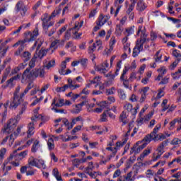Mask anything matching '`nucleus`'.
<instances>
[{"instance_id":"412c9836","label":"nucleus","mask_w":181,"mask_h":181,"mask_svg":"<svg viewBox=\"0 0 181 181\" xmlns=\"http://www.w3.org/2000/svg\"><path fill=\"white\" fill-rule=\"evenodd\" d=\"M38 57L37 55L36 57V55H34V57L30 59V62H29V67L27 69H30V70H32V69H33V67H35V66H36V58Z\"/></svg>"},{"instance_id":"09e8293b","label":"nucleus","mask_w":181,"mask_h":181,"mask_svg":"<svg viewBox=\"0 0 181 181\" xmlns=\"http://www.w3.org/2000/svg\"><path fill=\"white\" fill-rule=\"evenodd\" d=\"M93 165H94V163H93V161L89 162L88 163V166L86 168V172H88V171L92 170L93 169H94V166Z\"/></svg>"},{"instance_id":"f03ea898","label":"nucleus","mask_w":181,"mask_h":181,"mask_svg":"<svg viewBox=\"0 0 181 181\" xmlns=\"http://www.w3.org/2000/svg\"><path fill=\"white\" fill-rule=\"evenodd\" d=\"M28 35H30V38H25L22 40H19L16 44L13 45V47H18V46H25V43H30V42H35L36 40V38L37 36H39V29L37 28V24L34 30V31L32 33H28Z\"/></svg>"},{"instance_id":"6e6552de","label":"nucleus","mask_w":181,"mask_h":181,"mask_svg":"<svg viewBox=\"0 0 181 181\" xmlns=\"http://www.w3.org/2000/svg\"><path fill=\"white\" fill-rule=\"evenodd\" d=\"M108 66H110V64L107 62H105L100 65L95 64L94 69L95 71H99V73H101L102 74H105L108 71V70H107Z\"/></svg>"},{"instance_id":"864d4df0","label":"nucleus","mask_w":181,"mask_h":181,"mask_svg":"<svg viewBox=\"0 0 181 181\" xmlns=\"http://www.w3.org/2000/svg\"><path fill=\"white\" fill-rule=\"evenodd\" d=\"M6 153V148H4L0 150V159H4V156Z\"/></svg>"},{"instance_id":"bb28decb","label":"nucleus","mask_w":181,"mask_h":181,"mask_svg":"<svg viewBox=\"0 0 181 181\" xmlns=\"http://www.w3.org/2000/svg\"><path fill=\"white\" fill-rule=\"evenodd\" d=\"M22 149H23V146H21L18 149L14 150L13 153L10 155L9 158L13 159V158L18 157V151H22Z\"/></svg>"},{"instance_id":"7ed1b4c3","label":"nucleus","mask_w":181,"mask_h":181,"mask_svg":"<svg viewBox=\"0 0 181 181\" xmlns=\"http://www.w3.org/2000/svg\"><path fill=\"white\" fill-rule=\"evenodd\" d=\"M26 95V93L23 92L19 96L17 92H15L13 97V101L10 104V108H18V106L23 102V97Z\"/></svg>"},{"instance_id":"2f4dec72","label":"nucleus","mask_w":181,"mask_h":181,"mask_svg":"<svg viewBox=\"0 0 181 181\" xmlns=\"http://www.w3.org/2000/svg\"><path fill=\"white\" fill-rule=\"evenodd\" d=\"M127 73H128V69H127V66H125L120 76L121 81H127V79H125V74H127Z\"/></svg>"},{"instance_id":"20e7f679","label":"nucleus","mask_w":181,"mask_h":181,"mask_svg":"<svg viewBox=\"0 0 181 181\" xmlns=\"http://www.w3.org/2000/svg\"><path fill=\"white\" fill-rule=\"evenodd\" d=\"M14 12L16 13H20V15H21L23 18L26 16V12H28V7L25 6L23 1L20 0L16 3L14 7Z\"/></svg>"},{"instance_id":"3c124183","label":"nucleus","mask_w":181,"mask_h":181,"mask_svg":"<svg viewBox=\"0 0 181 181\" xmlns=\"http://www.w3.org/2000/svg\"><path fill=\"white\" fill-rule=\"evenodd\" d=\"M67 29V25H64V27H62L59 32L57 33L58 36H60L62 35H63L64 32H66V30Z\"/></svg>"},{"instance_id":"4c0bfd02","label":"nucleus","mask_w":181,"mask_h":181,"mask_svg":"<svg viewBox=\"0 0 181 181\" xmlns=\"http://www.w3.org/2000/svg\"><path fill=\"white\" fill-rule=\"evenodd\" d=\"M23 49H25V45L20 46L18 50L15 52V56H21L22 52H23Z\"/></svg>"},{"instance_id":"a211bd4d","label":"nucleus","mask_w":181,"mask_h":181,"mask_svg":"<svg viewBox=\"0 0 181 181\" xmlns=\"http://www.w3.org/2000/svg\"><path fill=\"white\" fill-rule=\"evenodd\" d=\"M169 144V140H165L163 141L157 148L158 152H162L164 151L163 149L165 148V146H168Z\"/></svg>"},{"instance_id":"9d476101","label":"nucleus","mask_w":181,"mask_h":181,"mask_svg":"<svg viewBox=\"0 0 181 181\" xmlns=\"http://www.w3.org/2000/svg\"><path fill=\"white\" fill-rule=\"evenodd\" d=\"M21 57L25 63H28L29 60H30V58L32 57V54L28 51H25L21 55Z\"/></svg>"},{"instance_id":"7c9ffc66","label":"nucleus","mask_w":181,"mask_h":181,"mask_svg":"<svg viewBox=\"0 0 181 181\" xmlns=\"http://www.w3.org/2000/svg\"><path fill=\"white\" fill-rule=\"evenodd\" d=\"M134 29H135V25H133V26L126 29L127 36H131V35H134V33L135 32V30Z\"/></svg>"},{"instance_id":"a18cd8bd","label":"nucleus","mask_w":181,"mask_h":181,"mask_svg":"<svg viewBox=\"0 0 181 181\" xmlns=\"http://www.w3.org/2000/svg\"><path fill=\"white\" fill-rule=\"evenodd\" d=\"M141 151H142V150L139 147H138L136 148V147L133 146L132 148V151H130V153H134H134H139V152H141Z\"/></svg>"},{"instance_id":"0eeeda50","label":"nucleus","mask_w":181,"mask_h":181,"mask_svg":"<svg viewBox=\"0 0 181 181\" xmlns=\"http://www.w3.org/2000/svg\"><path fill=\"white\" fill-rule=\"evenodd\" d=\"M42 45H43V42H40L37 45L36 52H35L38 59H40V60H42V59H43V57H45V56H46V54H47V52L50 51V49L41 48V49H40V47H42Z\"/></svg>"},{"instance_id":"49530a36","label":"nucleus","mask_w":181,"mask_h":181,"mask_svg":"<svg viewBox=\"0 0 181 181\" xmlns=\"http://www.w3.org/2000/svg\"><path fill=\"white\" fill-rule=\"evenodd\" d=\"M21 71L20 69L18 66L13 69L11 71V76H15V74H18Z\"/></svg>"},{"instance_id":"c03bdc74","label":"nucleus","mask_w":181,"mask_h":181,"mask_svg":"<svg viewBox=\"0 0 181 181\" xmlns=\"http://www.w3.org/2000/svg\"><path fill=\"white\" fill-rule=\"evenodd\" d=\"M73 163L76 168H78L80 166V164L81 163V160L78 158H75L73 160Z\"/></svg>"},{"instance_id":"b1692460","label":"nucleus","mask_w":181,"mask_h":181,"mask_svg":"<svg viewBox=\"0 0 181 181\" xmlns=\"http://www.w3.org/2000/svg\"><path fill=\"white\" fill-rule=\"evenodd\" d=\"M180 52V51H178L177 49H174L173 51V56H174V57H176L178 62H181V54Z\"/></svg>"},{"instance_id":"a878e982","label":"nucleus","mask_w":181,"mask_h":181,"mask_svg":"<svg viewBox=\"0 0 181 181\" xmlns=\"http://www.w3.org/2000/svg\"><path fill=\"white\" fill-rule=\"evenodd\" d=\"M21 110L20 111V115H22L25 111H26V107H28V102H21L20 104Z\"/></svg>"},{"instance_id":"e433bc0d","label":"nucleus","mask_w":181,"mask_h":181,"mask_svg":"<svg viewBox=\"0 0 181 181\" xmlns=\"http://www.w3.org/2000/svg\"><path fill=\"white\" fill-rule=\"evenodd\" d=\"M116 33H117V35H121L124 30V29L122 28V26L121 25H116Z\"/></svg>"},{"instance_id":"dca6fc26","label":"nucleus","mask_w":181,"mask_h":181,"mask_svg":"<svg viewBox=\"0 0 181 181\" xmlns=\"http://www.w3.org/2000/svg\"><path fill=\"white\" fill-rule=\"evenodd\" d=\"M83 119V117L81 116H78L76 118L72 119V121L71 122L70 127H68V131H70L76 125V122H78L79 121H81Z\"/></svg>"},{"instance_id":"393cba45","label":"nucleus","mask_w":181,"mask_h":181,"mask_svg":"<svg viewBox=\"0 0 181 181\" xmlns=\"http://www.w3.org/2000/svg\"><path fill=\"white\" fill-rule=\"evenodd\" d=\"M117 93L121 100H125V98H127V94H125V92L123 90V89H118Z\"/></svg>"},{"instance_id":"473e14b6","label":"nucleus","mask_w":181,"mask_h":181,"mask_svg":"<svg viewBox=\"0 0 181 181\" xmlns=\"http://www.w3.org/2000/svg\"><path fill=\"white\" fill-rule=\"evenodd\" d=\"M108 121L107 116V112H104L100 115V122H107Z\"/></svg>"},{"instance_id":"f8f14e48","label":"nucleus","mask_w":181,"mask_h":181,"mask_svg":"<svg viewBox=\"0 0 181 181\" xmlns=\"http://www.w3.org/2000/svg\"><path fill=\"white\" fill-rule=\"evenodd\" d=\"M28 138H30V136L35 134V124H33V122H30L28 124Z\"/></svg>"},{"instance_id":"603ef678","label":"nucleus","mask_w":181,"mask_h":181,"mask_svg":"<svg viewBox=\"0 0 181 181\" xmlns=\"http://www.w3.org/2000/svg\"><path fill=\"white\" fill-rule=\"evenodd\" d=\"M32 88H33V86H32V83H29L24 90L25 94H28V93H29V90H32Z\"/></svg>"},{"instance_id":"c9c22d12","label":"nucleus","mask_w":181,"mask_h":181,"mask_svg":"<svg viewBox=\"0 0 181 181\" xmlns=\"http://www.w3.org/2000/svg\"><path fill=\"white\" fill-rule=\"evenodd\" d=\"M115 87H112L110 89H106V94L107 95H112L115 94Z\"/></svg>"},{"instance_id":"6e6d98bb","label":"nucleus","mask_w":181,"mask_h":181,"mask_svg":"<svg viewBox=\"0 0 181 181\" xmlns=\"http://www.w3.org/2000/svg\"><path fill=\"white\" fill-rule=\"evenodd\" d=\"M146 41H149L148 39L146 38H140L139 40H137L136 42L137 43H140L141 45H145V43L146 42Z\"/></svg>"},{"instance_id":"aec40b11","label":"nucleus","mask_w":181,"mask_h":181,"mask_svg":"<svg viewBox=\"0 0 181 181\" xmlns=\"http://www.w3.org/2000/svg\"><path fill=\"white\" fill-rule=\"evenodd\" d=\"M127 118V112L123 111L120 116H119V121L120 122H122V127H124V125H127V121L124 120Z\"/></svg>"},{"instance_id":"4d7b16f0","label":"nucleus","mask_w":181,"mask_h":181,"mask_svg":"<svg viewBox=\"0 0 181 181\" xmlns=\"http://www.w3.org/2000/svg\"><path fill=\"white\" fill-rule=\"evenodd\" d=\"M21 77H22V74H18L17 75L11 77L13 81H18V80H21Z\"/></svg>"},{"instance_id":"8fccbe9b","label":"nucleus","mask_w":181,"mask_h":181,"mask_svg":"<svg viewBox=\"0 0 181 181\" xmlns=\"http://www.w3.org/2000/svg\"><path fill=\"white\" fill-rule=\"evenodd\" d=\"M100 76H95V78H93V80H89V82L90 83V84H97V83L100 81Z\"/></svg>"},{"instance_id":"1a4fd4ad","label":"nucleus","mask_w":181,"mask_h":181,"mask_svg":"<svg viewBox=\"0 0 181 181\" xmlns=\"http://www.w3.org/2000/svg\"><path fill=\"white\" fill-rule=\"evenodd\" d=\"M148 8V6H146V4L144 1V0H139L137 2L136 9L139 12H144V10Z\"/></svg>"},{"instance_id":"4468645a","label":"nucleus","mask_w":181,"mask_h":181,"mask_svg":"<svg viewBox=\"0 0 181 181\" xmlns=\"http://www.w3.org/2000/svg\"><path fill=\"white\" fill-rule=\"evenodd\" d=\"M32 159L28 160V165L30 166H35V168H37L38 169H40V165H39V163H37V159L35 158L34 157H31Z\"/></svg>"},{"instance_id":"5701e85b","label":"nucleus","mask_w":181,"mask_h":181,"mask_svg":"<svg viewBox=\"0 0 181 181\" xmlns=\"http://www.w3.org/2000/svg\"><path fill=\"white\" fill-rule=\"evenodd\" d=\"M47 16H49V15L47 13H44L43 14V17H41V21L42 22V26H46L49 24V21L47 20Z\"/></svg>"},{"instance_id":"c756f323","label":"nucleus","mask_w":181,"mask_h":181,"mask_svg":"<svg viewBox=\"0 0 181 181\" xmlns=\"http://www.w3.org/2000/svg\"><path fill=\"white\" fill-rule=\"evenodd\" d=\"M138 110H139V105H137L134 108L129 110L133 118H135L136 114H138Z\"/></svg>"},{"instance_id":"bf43d9fd","label":"nucleus","mask_w":181,"mask_h":181,"mask_svg":"<svg viewBox=\"0 0 181 181\" xmlns=\"http://www.w3.org/2000/svg\"><path fill=\"white\" fill-rule=\"evenodd\" d=\"M28 66V62H23V63L20 64L17 67H18V69H20L21 70H23V69H25V67H26Z\"/></svg>"},{"instance_id":"58836bf2","label":"nucleus","mask_w":181,"mask_h":181,"mask_svg":"<svg viewBox=\"0 0 181 181\" xmlns=\"http://www.w3.org/2000/svg\"><path fill=\"white\" fill-rule=\"evenodd\" d=\"M87 62H88V59H87V58H84V59H81L79 61V63L81 64L82 67L86 69V67H87Z\"/></svg>"},{"instance_id":"f3484780","label":"nucleus","mask_w":181,"mask_h":181,"mask_svg":"<svg viewBox=\"0 0 181 181\" xmlns=\"http://www.w3.org/2000/svg\"><path fill=\"white\" fill-rule=\"evenodd\" d=\"M131 4L129 6L128 9L127 10V15H129L131 12H132L135 8V5L137 2V0H131Z\"/></svg>"},{"instance_id":"6ab92c4d","label":"nucleus","mask_w":181,"mask_h":181,"mask_svg":"<svg viewBox=\"0 0 181 181\" xmlns=\"http://www.w3.org/2000/svg\"><path fill=\"white\" fill-rule=\"evenodd\" d=\"M52 175L57 179V181L62 180V175H60V173L57 168H54L52 170Z\"/></svg>"},{"instance_id":"e2e57ef3","label":"nucleus","mask_w":181,"mask_h":181,"mask_svg":"<svg viewBox=\"0 0 181 181\" xmlns=\"http://www.w3.org/2000/svg\"><path fill=\"white\" fill-rule=\"evenodd\" d=\"M139 51L138 50V49L136 48V47H134L133 49V54L132 56L133 57H136L138 56V54H139Z\"/></svg>"},{"instance_id":"a19ab883","label":"nucleus","mask_w":181,"mask_h":181,"mask_svg":"<svg viewBox=\"0 0 181 181\" xmlns=\"http://www.w3.org/2000/svg\"><path fill=\"white\" fill-rule=\"evenodd\" d=\"M136 47L137 49V50L139 51V53H141V52H142V50H144V45L141 44L139 42H137V41L136 42Z\"/></svg>"},{"instance_id":"9b49d317","label":"nucleus","mask_w":181,"mask_h":181,"mask_svg":"<svg viewBox=\"0 0 181 181\" xmlns=\"http://www.w3.org/2000/svg\"><path fill=\"white\" fill-rule=\"evenodd\" d=\"M39 148H40V141H39V140H35L33 144L31 152L33 153H36V152L39 151Z\"/></svg>"},{"instance_id":"5fc2aeb1","label":"nucleus","mask_w":181,"mask_h":181,"mask_svg":"<svg viewBox=\"0 0 181 181\" xmlns=\"http://www.w3.org/2000/svg\"><path fill=\"white\" fill-rule=\"evenodd\" d=\"M62 122L64 124V125H65V127H67V129H69V127H70V125H71V123H70V122H69V119L64 118L62 120Z\"/></svg>"},{"instance_id":"774afa93","label":"nucleus","mask_w":181,"mask_h":181,"mask_svg":"<svg viewBox=\"0 0 181 181\" xmlns=\"http://www.w3.org/2000/svg\"><path fill=\"white\" fill-rule=\"evenodd\" d=\"M26 155H28V151H22V152L19 153L18 154H17V156H21V158H25V156H26Z\"/></svg>"},{"instance_id":"39448f33","label":"nucleus","mask_w":181,"mask_h":181,"mask_svg":"<svg viewBox=\"0 0 181 181\" xmlns=\"http://www.w3.org/2000/svg\"><path fill=\"white\" fill-rule=\"evenodd\" d=\"M16 125H18V120H16V119H10L7 124L4 125V129H2V132H4V134H11V132L13 131V129L16 128Z\"/></svg>"},{"instance_id":"338daca9","label":"nucleus","mask_w":181,"mask_h":181,"mask_svg":"<svg viewBox=\"0 0 181 181\" xmlns=\"http://www.w3.org/2000/svg\"><path fill=\"white\" fill-rule=\"evenodd\" d=\"M120 175H121V170H117L113 174V179H115V177H118Z\"/></svg>"},{"instance_id":"cd10ccee","label":"nucleus","mask_w":181,"mask_h":181,"mask_svg":"<svg viewBox=\"0 0 181 181\" xmlns=\"http://www.w3.org/2000/svg\"><path fill=\"white\" fill-rule=\"evenodd\" d=\"M122 146H124V145H122V142L117 141L116 143V147L114 148L115 151H113V156H115L117 152H118V148H121Z\"/></svg>"},{"instance_id":"052dcab7","label":"nucleus","mask_w":181,"mask_h":181,"mask_svg":"<svg viewBox=\"0 0 181 181\" xmlns=\"http://www.w3.org/2000/svg\"><path fill=\"white\" fill-rule=\"evenodd\" d=\"M37 161L41 165L42 169H46V164H45V160H43V159H37Z\"/></svg>"},{"instance_id":"ddd939ff","label":"nucleus","mask_w":181,"mask_h":181,"mask_svg":"<svg viewBox=\"0 0 181 181\" xmlns=\"http://www.w3.org/2000/svg\"><path fill=\"white\" fill-rule=\"evenodd\" d=\"M77 28H78V25H75V26L74 28H69V30H67L65 32V35H64L65 40H69L70 39V37H71V30H74L77 29Z\"/></svg>"},{"instance_id":"0e129e2a","label":"nucleus","mask_w":181,"mask_h":181,"mask_svg":"<svg viewBox=\"0 0 181 181\" xmlns=\"http://www.w3.org/2000/svg\"><path fill=\"white\" fill-rule=\"evenodd\" d=\"M9 86H13V81L12 78H11L10 79H8V80L6 82V86H5V87H9Z\"/></svg>"},{"instance_id":"4be33fe9","label":"nucleus","mask_w":181,"mask_h":181,"mask_svg":"<svg viewBox=\"0 0 181 181\" xmlns=\"http://www.w3.org/2000/svg\"><path fill=\"white\" fill-rule=\"evenodd\" d=\"M47 146L49 151H53L54 149V141L50 138L47 141Z\"/></svg>"},{"instance_id":"423d86ee","label":"nucleus","mask_w":181,"mask_h":181,"mask_svg":"<svg viewBox=\"0 0 181 181\" xmlns=\"http://www.w3.org/2000/svg\"><path fill=\"white\" fill-rule=\"evenodd\" d=\"M151 141H154V142H158V141H160L159 134H148L146 135L141 141H138L136 143V145H139V144H142V142H150L151 143Z\"/></svg>"},{"instance_id":"de8ad7c7","label":"nucleus","mask_w":181,"mask_h":181,"mask_svg":"<svg viewBox=\"0 0 181 181\" xmlns=\"http://www.w3.org/2000/svg\"><path fill=\"white\" fill-rule=\"evenodd\" d=\"M84 23L83 21H81L80 23H78V24H75L78 25V28H76V29H77L76 31H75V33H74V35H76V33H77L78 32V30H80L81 28H83V25Z\"/></svg>"},{"instance_id":"72a5a7b5","label":"nucleus","mask_w":181,"mask_h":181,"mask_svg":"<svg viewBox=\"0 0 181 181\" xmlns=\"http://www.w3.org/2000/svg\"><path fill=\"white\" fill-rule=\"evenodd\" d=\"M149 153H151V149L148 148L146 149L143 151V153L140 155V159L141 158L142 159H144V158H145V156H148V155H149Z\"/></svg>"},{"instance_id":"2eb2a0df","label":"nucleus","mask_w":181,"mask_h":181,"mask_svg":"<svg viewBox=\"0 0 181 181\" xmlns=\"http://www.w3.org/2000/svg\"><path fill=\"white\" fill-rule=\"evenodd\" d=\"M142 166H144V164L142 162H138L137 163L134 164L133 165V169L134 170V173L135 175H138Z\"/></svg>"},{"instance_id":"37998d69","label":"nucleus","mask_w":181,"mask_h":181,"mask_svg":"<svg viewBox=\"0 0 181 181\" xmlns=\"http://www.w3.org/2000/svg\"><path fill=\"white\" fill-rule=\"evenodd\" d=\"M171 145H180L181 144V139L179 138H175L173 140L171 141Z\"/></svg>"},{"instance_id":"79ce46f5","label":"nucleus","mask_w":181,"mask_h":181,"mask_svg":"<svg viewBox=\"0 0 181 181\" xmlns=\"http://www.w3.org/2000/svg\"><path fill=\"white\" fill-rule=\"evenodd\" d=\"M81 125H78L76 127H74L72 131L71 132V135H74L76 132H78V131L81 130Z\"/></svg>"},{"instance_id":"f704fd0d","label":"nucleus","mask_w":181,"mask_h":181,"mask_svg":"<svg viewBox=\"0 0 181 181\" xmlns=\"http://www.w3.org/2000/svg\"><path fill=\"white\" fill-rule=\"evenodd\" d=\"M162 127V125L160 124H157L154 129H153V132L151 133V135H154L158 134V132H159V129Z\"/></svg>"},{"instance_id":"680f3d73","label":"nucleus","mask_w":181,"mask_h":181,"mask_svg":"<svg viewBox=\"0 0 181 181\" xmlns=\"http://www.w3.org/2000/svg\"><path fill=\"white\" fill-rule=\"evenodd\" d=\"M136 78V73L132 72L129 78V81H134Z\"/></svg>"},{"instance_id":"c85d7f7f","label":"nucleus","mask_w":181,"mask_h":181,"mask_svg":"<svg viewBox=\"0 0 181 181\" xmlns=\"http://www.w3.org/2000/svg\"><path fill=\"white\" fill-rule=\"evenodd\" d=\"M55 64H56V61L54 59H52L46 64L45 67L47 70H49V69H52V67H54Z\"/></svg>"},{"instance_id":"13d9d810","label":"nucleus","mask_w":181,"mask_h":181,"mask_svg":"<svg viewBox=\"0 0 181 181\" xmlns=\"http://www.w3.org/2000/svg\"><path fill=\"white\" fill-rule=\"evenodd\" d=\"M97 46L95 43H93L92 46H90L88 48V53H93L94 50H95Z\"/></svg>"},{"instance_id":"69168bd1","label":"nucleus","mask_w":181,"mask_h":181,"mask_svg":"<svg viewBox=\"0 0 181 181\" xmlns=\"http://www.w3.org/2000/svg\"><path fill=\"white\" fill-rule=\"evenodd\" d=\"M162 93H163V90L159 89L158 93L157 94V96L156 97V100H159L161 97H163L165 95V94H162Z\"/></svg>"},{"instance_id":"ea45409f","label":"nucleus","mask_w":181,"mask_h":181,"mask_svg":"<svg viewBox=\"0 0 181 181\" xmlns=\"http://www.w3.org/2000/svg\"><path fill=\"white\" fill-rule=\"evenodd\" d=\"M180 73H181V68L178 69L177 71L173 74V80H179V78H180L181 77V75H179L177 76V74H180Z\"/></svg>"},{"instance_id":"f257e3e1","label":"nucleus","mask_w":181,"mask_h":181,"mask_svg":"<svg viewBox=\"0 0 181 181\" xmlns=\"http://www.w3.org/2000/svg\"><path fill=\"white\" fill-rule=\"evenodd\" d=\"M45 69L42 68H35V69L30 71V69H26L21 76V83H25L26 81H32L33 80V77L35 78H37V77H40V78H43L45 77Z\"/></svg>"}]
</instances>
